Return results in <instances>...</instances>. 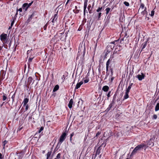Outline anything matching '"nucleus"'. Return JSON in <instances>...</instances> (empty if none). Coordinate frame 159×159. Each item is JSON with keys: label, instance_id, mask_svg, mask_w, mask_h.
I'll list each match as a JSON object with an SVG mask.
<instances>
[{"label": "nucleus", "instance_id": "nucleus-17", "mask_svg": "<svg viewBox=\"0 0 159 159\" xmlns=\"http://www.w3.org/2000/svg\"><path fill=\"white\" fill-rule=\"evenodd\" d=\"M73 103V100L72 99H71L70 100L69 103L68 105V107L70 109L72 107Z\"/></svg>", "mask_w": 159, "mask_h": 159}, {"label": "nucleus", "instance_id": "nucleus-48", "mask_svg": "<svg viewBox=\"0 0 159 159\" xmlns=\"http://www.w3.org/2000/svg\"><path fill=\"white\" fill-rule=\"evenodd\" d=\"M73 12L76 14L78 13L79 12V10H73Z\"/></svg>", "mask_w": 159, "mask_h": 159}, {"label": "nucleus", "instance_id": "nucleus-43", "mask_svg": "<svg viewBox=\"0 0 159 159\" xmlns=\"http://www.w3.org/2000/svg\"><path fill=\"white\" fill-rule=\"evenodd\" d=\"M155 11L154 10H152L151 11V14H150L151 16L152 17L154 16V14Z\"/></svg>", "mask_w": 159, "mask_h": 159}, {"label": "nucleus", "instance_id": "nucleus-38", "mask_svg": "<svg viewBox=\"0 0 159 159\" xmlns=\"http://www.w3.org/2000/svg\"><path fill=\"white\" fill-rule=\"evenodd\" d=\"M123 3L125 6L127 7H129V3L125 1Z\"/></svg>", "mask_w": 159, "mask_h": 159}, {"label": "nucleus", "instance_id": "nucleus-1", "mask_svg": "<svg viewBox=\"0 0 159 159\" xmlns=\"http://www.w3.org/2000/svg\"><path fill=\"white\" fill-rule=\"evenodd\" d=\"M148 147V146H147L144 143H142L141 144L138 145L135 147L133 151L130 154V156H132L134 155L137 152H139L141 150L143 149V148H145V149Z\"/></svg>", "mask_w": 159, "mask_h": 159}, {"label": "nucleus", "instance_id": "nucleus-12", "mask_svg": "<svg viewBox=\"0 0 159 159\" xmlns=\"http://www.w3.org/2000/svg\"><path fill=\"white\" fill-rule=\"evenodd\" d=\"M147 9L146 7H145L144 10L142 11L141 12V14L142 15L144 16V15H146V16H147L148 15V12L147 11Z\"/></svg>", "mask_w": 159, "mask_h": 159}, {"label": "nucleus", "instance_id": "nucleus-31", "mask_svg": "<svg viewBox=\"0 0 159 159\" xmlns=\"http://www.w3.org/2000/svg\"><path fill=\"white\" fill-rule=\"evenodd\" d=\"M111 91H110L108 92V93H107V100L109 99V98L111 96Z\"/></svg>", "mask_w": 159, "mask_h": 159}, {"label": "nucleus", "instance_id": "nucleus-52", "mask_svg": "<svg viewBox=\"0 0 159 159\" xmlns=\"http://www.w3.org/2000/svg\"><path fill=\"white\" fill-rule=\"evenodd\" d=\"M33 1H32L29 4L28 3V7L27 8H29L30 6L33 3Z\"/></svg>", "mask_w": 159, "mask_h": 159}, {"label": "nucleus", "instance_id": "nucleus-10", "mask_svg": "<svg viewBox=\"0 0 159 159\" xmlns=\"http://www.w3.org/2000/svg\"><path fill=\"white\" fill-rule=\"evenodd\" d=\"M148 42V40L144 42L142 44L141 46V49L140 52H141L143 50V49L145 48L146 47L147 44Z\"/></svg>", "mask_w": 159, "mask_h": 159}, {"label": "nucleus", "instance_id": "nucleus-63", "mask_svg": "<svg viewBox=\"0 0 159 159\" xmlns=\"http://www.w3.org/2000/svg\"><path fill=\"white\" fill-rule=\"evenodd\" d=\"M11 41H10L9 43V48H10L11 46Z\"/></svg>", "mask_w": 159, "mask_h": 159}, {"label": "nucleus", "instance_id": "nucleus-24", "mask_svg": "<svg viewBox=\"0 0 159 159\" xmlns=\"http://www.w3.org/2000/svg\"><path fill=\"white\" fill-rule=\"evenodd\" d=\"M16 18L15 17H12V19L11 20V27L13 25V24L15 22V20H16Z\"/></svg>", "mask_w": 159, "mask_h": 159}, {"label": "nucleus", "instance_id": "nucleus-20", "mask_svg": "<svg viewBox=\"0 0 159 159\" xmlns=\"http://www.w3.org/2000/svg\"><path fill=\"white\" fill-rule=\"evenodd\" d=\"M129 92H126L125 91V95L124 97V99L123 100H124L126 99H127L129 97Z\"/></svg>", "mask_w": 159, "mask_h": 159}, {"label": "nucleus", "instance_id": "nucleus-9", "mask_svg": "<svg viewBox=\"0 0 159 159\" xmlns=\"http://www.w3.org/2000/svg\"><path fill=\"white\" fill-rule=\"evenodd\" d=\"M34 12H33L31 15H29V17L26 21V22L27 23H29L31 21L33 17L34 16Z\"/></svg>", "mask_w": 159, "mask_h": 159}, {"label": "nucleus", "instance_id": "nucleus-16", "mask_svg": "<svg viewBox=\"0 0 159 159\" xmlns=\"http://www.w3.org/2000/svg\"><path fill=\"white\" fill-rule=\"evenodd\" d=\"M147 145L148 146H153L154 145V143L151 140V139H150L147 143Z\"/></svg>", "mask_w": 159, "mask_h": 159}, {"label": "nucleus", "instance_id": "nucleus-42", "mask_svg": "<svg viewBox=\"0 0 159 159\" xmlns=\"http://www.w3.org/2000/svg\"><path fill=\"white\" fill-rule=\"evenodd\" d=\"M44 128L42 126L40 128V129L38 130V132L39 133H40L42 131H43V130Z\"/></svg>", "mask_w": 159, "mask_h": 159}, {"label": "nucleus", "instance_id": "nucleus-7", "mask_svg": "<svg viewBox=\"0 0 159 159\" xmlns=\"http://www.w3.org/2000/svg\"><path fill=\"white\" fill-rule=\"evenodd\" d=\"M145 76V75L144 73H141V75L139 74L137 75V78H138L139 80L140 81L144 79Z\"/></svg>", "mask_w": 159, "mask_h": 159}, {"label": "nucleus", "instance_id": "nucleus-6", "mask_svg": "<svg viewBox=\"0 0 159 159\" xmlns=\"http://www.w3.org/2000/svg\"><path fill=\"white\" fill-rule=\"evenodd\" d=\"M66 135V133H63L60 136L59 141L61 143H62L64 140L65 139Z\"/></svg>", "mask_w": 159, "mask_h": 159}, {"label": "nucleus", "instance_id": "nucleus-19", "mask_svg": "<svg viewBox=\"0 0 159 159\" xmlns=\"http://www.w3.org/2000/svg\"><path fill=\"white\" fill-rule=\"evenodd\" d=\"M133 83H130L129 84V86H128L127 89H126L125 91L126 92H129L130 91V89H131V87L133 85Z\"/></svg>", "mask_w": 159, "mask_h": 159}, {"label": "nucleus", "instance_id": "nucleus-11", "mask_svg": "<svg viewBox=\"0 0 159 159\" xmlns=\"http://www.w3.org/2000/svg\"><path fill=\"white\" fill-rule=\"evenodd\" d=\"M125 35L123 38H121L120 40V42H121L122 41L124 40H126L127 39V38L129 37V35H128L127 33L125 32L124 33Z\"/></svg>", "mask_w": 159, "mask_h": 159}, {"label": "nucleus", "instance_id": "nucleus-37", "mask_svg": "<svg viewBox=\"0 0 159 159\" xmlns=\"http://www.w3.org/2000/svg\"><path fill=\"white\" fill-rule=\"evenodd\" d=\"M101 15H102V13L99 12L98 13V20H100V18L101 16Z\"/></svg>", "mask_w": 159, "mask_h": 159}, {"label": "nucleus", "instance_id": "nucleus-62", "mask_svg": "<svg viewBox=\"0 0 159 159\" xmlns=\"http://www.w3.org/2000/svg\"><path fill=\"white\" fill-rule=\"evenodd\" d=\"M86 10H84L83 13H84V17L85 16V15H86Z\"/></svg>", "mask_w": 159, "mask_h": 159}, {"label": "nucleus", "instance_id": "nucleus-41", "mask_svg": "<svg viewBox=\"0 0 159 159\" xmlns=\"http://www.w3.org/2000/svg\"><path fill=\"white\" fill-rule=\"evenodd\" d=\"M157 118V116L156 114H154L152 116V119L156 120Z\"/></svg>", "mask_w": 159, "mask_h": 159}, {"label": "nucleus", "instance_id": "nucleus-50", "mask_svg": "<svg viewBox=\"0 0 159 159\" xmlns=\"http://www.w3.org/2000/svg\"><path fill=\"white\" fill-rule=\"evenodd\" d=\"M48 26V23H47L43 26V29L44 30H46L47 29V27Z\"/></svg>", "mask_w": 159, "mask_h": 159}, {"label": "nucleus", "instance_id": "nucleus-18", "mask_svg": "<svg viewBox=\"0 0 159 159\" xmlns=\"http://www.w3.org/2000/svg\"><path fill=\"white\" fill-rule=\"evenodd\" d=\"M88 0H84V10H86V9L87 6V3Z\"/></svg>", "mask_w": 159, "mask_h": 159}, {"label": "nucleus", "instance_id": "nucleus-27", "mask_svg": "<svg viewBox=\"0 0 159 159\" xmlns=\"http://www.w3.org/2000/svg\"><path fill=\"white\" fill-rule=\"evenodd\" d=\"M119 41V39H117L116 40H115V41L111 42L110 43L115 46V45L117 44V42Z\"/></svg>", "mask_w": 159, "mask_h": 159}, {"label": "nucleus", "instance_id": "nucleus-51", "mask_svg": "<svg viewBox=\"0 0 159 159\" xmlns=\"http://www.w3.org/2000/svg\"><path fill=\"white\" fill-rule=\"evenodd\" d=\"M34 57H30L28 60V61L29 62H31L32 61V60L33 59Z\"/></svg>", "mask_w": 159, "mask_h": 159}, {"label": "nucleus", "instance_id": "nucleus-36", "mask_svg": "<svg viewBox=\"0 0 159 159\" xmlns=\"http://www.w3.org/2000/svg\"><path fill=\"white\" fill-rule=\"evenodd\" d=\"M61 155V154L60 153H58L56 156V157L54 159H59L60 158Z\"/></svg>", "mask_w": 159, "mask_h": 159}, {"label": "nucleus", "instance_id": "nucleus-54", "mask_svg": "<svg viewBox=\"0 0 159 159\" xmlns=\"http://www.w3.org/2000/svg\"><path fill=\"white\" fill-rule=\"evenodd\" d=\"M7 141L6 140H4L3 142V145L4 146L3 148H4V146L5 144L7 143Z\"/></svg>", "mask_w": 159, "mask_h": 159}, {"label": "nucleus", "instance_id": "nucleus-21", "mask_svg": "<svg viewBox=\"0 0 159 159\" xmlns=\"http://www.w3.org/2000/svg\"><path fill=\"white\" fill-rule=\"evenodd\" d=\"M113 104L114 103H112V102L108 106V107L106 111H109L111 108V107H112L113 106Z\"/></svg>", "mask_w": 159, "mask_h": 159}, {"label": "nucleus", "instance_id": "nucleus-55", "mask_svg": "<svg viewBox=\"0 0 159 159\" xmlns=\"http://www.w3.org/2000/svg\"><path fill=\"white\" fill-rule=\"evenodd\" d=\"M110 77H111V79H110V81L111 82H112L113 80L114 79V77H113V76H110Z\"/></svg>", "mask_w": 159, "mask_h": 159}, {"label": "nucleus", "instance_id": "nucleus-22", "mask_svg": "<svg viewBox=\"0 0 159 159\" xmlns=\"http://www.w3.org/2000/svg\"><path fill=\"white\" fill-rule=\"evenodd\" d=\"M59 89V86L58 85H56L54 87L52 92L53 93L54 92H55L58 90Z\"/></svg>", "mask_w": 159, "mask_h": 159}, {"label": "nucleus", "instance_id": "nucleus-14", "mask_svg": "<svg viewBox=\"0 0 159 159\" xmlns=\"http://www.w3.org/2000/svg\"><path fill=\"white\" fill-rule=\"evenodd\" d=\"M29 99L27 98H24V100L23 102L22 103L23 104V107H24L26 104H28L27 103L29 102Z\"/></svg>", "mask_w": 159, "mask_h": 159}, {"label": "nucleus", "instance_id": "nucleus-49", "mask_svg": "<svg viewBox=\"0 0 159 159\" xmlns=\"http://www.w3.org/2000/svg\"><path fill=\"white\" fill-rule=\"evenodd\" d=\"M74 133H72L70 135V140L71 141L72 140V136L74 135Z\"/></svg>", "mask_w": 159, "mask_h": 159}, {"label": "nucleus", "instance_id": "nucleus-57", "mask_svg": "<svg viewBox=\"0 0 159 159\" xmlns=\"http://www.w3.org/2000/svg\"><path fill=\"white\" fill-rule=\"evenodd\" d=\"M89 79H86V80H84V83H87L88 82H89Z\"/></svg>", "mask_w": 159, "mask_h": 159}, {"label": "nucleus", "instance_id": "nucleus-28", "mask_svg": "<svg viewBox=\"0 0 159 159\" xmlns=\"http://www.w3.org/2000/svg\"><path fill=\"white\" fill-rule=\"evenodd\" d=\"M16 92H15L11 97V98L12 99V103L14 102H15V96H16Z\"/></svg>", "mask_w": 159, "mask_h": 159}, {"label": "nucleus", "instance_id": "nucleus-53", "mask_svg": "<svg viewBox=\"0 0 159 159\" xmlns=\"http://www.w3.org/2000/svg\"><path fill=\"white\" fill-rule=\"evenodd\" d=\"M23 128V127H20L17 129V132L20 131Z\"/></svg>", "mask_w": 159, "mask_h": 159}, {"label": "nucleus", "instance_id": "nucleus-33", "mask_svg": "<svg viewBox=\"0 0 159 159\" xmlns=\"http://www.w3.org/2000/svg\"><path fill=\"white\" fill-rule=\"evenodd\" d=\"M61 143H61L60 142L58 141L56 146V148L58 149L59 148L60 145Z\"/></svg>", "mask_w": 159, "mask_h": 159}, {"label": "nucleus", "instance_id": "nucleus-44", "mask_svg": "<svg viewBox=\"0 0 159 159\" xmlns=\"http://www.w3.org/2000/svg\"><path fill=\"white\" fill-rule=\"evenodd\" d=\"M25 111H26L28 109L29 106L28 105V104H26L25 106Z\"/></svg>", "mask_w": 159, "mask_h": 159}, {"label": "nucleus", "instance_id": "nucleus-8", "mask_svg": "<svg viewBox=\"0 0 159 159\" xmlns=\"http://www.w3.org/2000/svg\"><path fill=\"white\" fill-rule=\"evenodd\" d=\"M34 81V80H33V79L31 76H30L28 79L27 83L29 84H30L31 83H32L31 84H32Z\"/></svg>", "mask_w": 159, "mask_h": 159}, {"label": "nucleus", "instance_id": "nucleus-3", "mask_svg": "<svg viewBox=\"0 0 159 159\" xmlns=\"http://www.w3.org/2000/svg\"><path fill=\"white\" fill-rule=\"evenodd\" d=\"M116 53L119 54V53L117 52V51L116 50V49L115 48V50L114 51L113 54L112 55H111L110 58L107 60L106 62V69H108L109 66L111 63V61L112 59L115 56H116Z\"/></svg>", "mask_w": 159, "mask_h": 159}, {"label": "nucleus", "instance_id": "nucleus-40", "mask_svg": "<svg viewBox=\"0 0 159 159\" xmlns=\"http://www.w3.org/2000/svg\"><path fill=\"white\" fill-rule=\"evenodd\" d=\"M103 7H99L98 8L97 10L96 11L97 12H99L100 11H101Z\"/></svg>", "mask_w": 159, "mask_h": 159}, {"label": "nucleus", "instance_id": "nucleus-56", "mask_svg": "<svg viewBox=\"0 0 159 159\" xmlns=\"http://www.w3.org/2000/svg\"><path fill=\"white\" fill-rule=\"evenodd\" d=\"M106 144V143L105 142H104L101 145V147L102 146H103L104 147H105Z\"/></svg>", "mask_w": 159, "mask_h": 159}, {"label": "nucleus", "instance_id": "nucleus-30", "mask_svg": "<svg viewBox=\"0 0 159 159\" xmlns=\"http://www.w3.org/2000/svg\"><path fill=\"white\" fill-rule=\"evenodd\" d=\"M110 10L111 9L109 7H107L105 11H106V14L107 15L108 14V13L110 11Z\"/></svg>", "mask_w": 159, "mask_h": 159}, {"label": "nucleus", "instance_id": "nucleus-5", "mask_svg": "<svg viewBox=\"0 0 159 159\" xmlns=\"http://www.w3.org/2000/svg\"><path fill=\"white\" fill-rule=\"evenodd\" d=\"M57 14H55L53 17L52 18V25H55V24L57 23Z\"/></svg>", "mask_w": 159, "mask_h": 159}, {"label": "nucleus", "instance_id": "nucleus-61", "mask_svg": "<svg viewBox=\"0 0 159 159\" xmlns=\"http://www.w3.org/2000/svg\"><path fill=\"white\" fill-rule=\"evenodd\" d=\"M91 5L90 4H89V5L88 7V10H89L90 9V8H91Z\"/></svg>", "mask_w": 159, "mask_h": 159}, {"label": "nucleus", "instance_id": "nucleus-64", "mask_svg": "<svg viewBox=\"0 0 159 159\" xmlns=\"http://www.w3.org/2000/svg\"><path fill=\"white\" fill-rule=\"evenodd\" d=\"M19 11L20 12L22 11V8H20L19 9H18V11Z\"/></svg>", "mask_w": 159, "mask_h": 159}, {"label": "nucleus", "instance_id": "nucleus-29", "mask_svg": "<svg viewBox=\"0 0 159 159\" xmlns=\"http://www.w3.org/2000/svg\"><path fill=\"white\" fill-rule=\"evenodd\" d=\"M2 100L3 101H5L7 98L6 94L5 93H3V95L2 96Z\"/></svg>", "mask_w": 159, "mask_h": 159}, {"label": "nucleus", "instance_id": "nucleus-26", "mask_svg": "<svg viewBox=\"0 0 159 159\" xmlns=\"http://www.w3.org/2000/svg\"><path fill=\"white\" fill-rule=\"evenodd\" d=\"M155 111H157L159 110V103H157L155 107Z\"/></svg>", "mask_w": 159, "mask_h": 159}, {"label": "nucleus", "instance_id": "nucleus-34", "mask_svg": "<svg viewBox=\"0 0 159 159\" xmlns=\"http://www.w3.org/2000/svg\"><path fill=\"white\" fill-rule=\"evenodd\" d=\"M80 86H81V85H80V84H79V83H78L76 84V87L75 88V90H76V89H79V88H80Z\"/></svg>", "mask_w": 159, "mask_h": 159}, {"label": "nucleus", "instance_id": "nucleus-2", "mask_svg": "<svg viewBox=\"0 0 159 159\" xmlns=\"http://www.w3.org/2000/svg\"><path fill=\"white\" fill-rule=\"evenodd\" d=\"M0 39L4 44H8L9 42L7 34L4 33H2L0 35Z\"/></svg>", "mask_w": 159, "mask_h": 159}, {"label": "nucleus", "instance_id": "nucleus-47", "mask_svg": "<svg viewBox=\"0 0 159 159\" xmlns=\"http://www.w3.org/2000/svg\"><path fill=\"white\" fill-rule=\"evenodd\" d=\"M66 77L64 75H63L61 77V79L63 80L62 82H64L65 79Z\"/></svg>", "mask_w": 159, "mask_h": 159}, {"label": "nucleus", "instance_id": "nucleus-4", "mask_svg": "<svg viewBox=\"0 0 159 159\" xmlns=\"http://www.w3.org/2000/svg\"><path fill=\"white\" fill-rule=\"evenodd\" d=\"M115 46L114 44H111V43H110L107 46L106 48V50L107 52L109 53L111 51L113 50Z\"/></svg>", "mask_w": 159, "mask_h": 159}, {"label": "nucleus", "instance_id": "nucleus-60", "mask_svg": "<svg viewBox=\"0 0 159 159\" xmlns=\"http://www.w3.org/2000/svg\"><path fill=\"white\" fill-rule=\"evenodd\" d=\"M3 45H4L3 46L5 48L7 49V44H3Z\"/></svg>", "mask_w": 159, "mask_h": 159}, {"label": "nucleus", "instance_id": "nucleus-25", "mask_svg": "<svg viewBox=\"0 0 159 159\" xmlns=\"http://www.w3.org/2000/svg\"><path fill=\"white\" fill-rule=\"evenodd\" d=\"M28 3H24L23 4V5H22V7L24 9V8L26 7V8L25 9V11H26L27 9L29 8H27V7H28Z\"/></svg>", "mask_w": 159, "mask_h": 159}, {"label": "nucleus", "instance_id": "nucleus-58", "mask_svg": "<svg viewBox=\"0 0 159 159\" xmlns=\"http://www.w3.org/2000/svg\"><path fill=\"white\" fill-rule=\"evenodd\" d=\"M32 50V49H31L30 50H28L27 51V54L28 55L30 54V52Z\"/></svg>", "mask_w": 159, "mask_h": 159}, {"label": "nucleus", "instance_id": "nucleus-15", "mask_svg": "<svg viewBox=\"0 0 159 159\" xmlns=\"http://www.w3.org/2000/svg\"><path fill=\"white\" fill-rule=\"evenodd\" d=\"M109 89V87L107 85H105L102 88V90L104 92H107Z\"/></svg>", "mask_w": 159, "mask_h": 159}, {"label": "nucleus", "instance_id": "nucleus-45", "mask_svg": "<svg viewBox=\"0 0 159 159\" xmlns=\"http://www.w3.org/2000/svg\"><path fill=\"white\" fill-rule=\"evenodd\" d=\"M52 153V152L51 151H49L48 152L47 154V156L48 157H50L51 156Z\"/></svg>", "mask_w": 159, "mask_h": 159}, {"label": "nucleus", "instance_id": "nucleus-59", "mask_svg": "<svg viewBox=\"0 0 159 159\" xmlns=\"http://www.w3.org/2000/svg\"><path fill=\"white\" fill-rule=\"evenodd\" d=\"M18 9L17 8V9H16V13L14 16V17H15L16 18V17H17V16L18 14Z\"/></svg>", "mask_w": 159, "mask_h": 159}, {"label": "nucleus", "instance_id": "nucleus-32", "mask_svg": "<svg viewBox=\"0 0 159 159\" xmlns=\"http://www.w3.org/2000/svg\"><path fill=\"white\" fill-rule=\"evenodd\" d=\"M145 6L144 4L143 3H141L140 5V9H143L144 8H145Z\"/></svg>", "mask_w": 159, "mask_h": 159}, {"label": "nucleus", "instance_id": "nucleus-39", "mask_svg": "<svg viewBox=\"0 0 159 159\" xmlns=\"http://www.w3.org/2000/svg\"><path fill=\"white\" fill-rule=\"evenodd\" d=\"M111 72V75L110 76H112L113 75V71L112 68H110V69Z\"/></svg>", "mask_w": 159, "mask_h": 159}, {"label": "nucleus", "instance_id": "nucleus-46", "mask_svg": "<svg viewBox=\"0 0 159 159\" xmlns=\"http://www.w3.org/2000/svg\"><path fill=\"white\" fill-rule=\"evenodd\" d=\"M101 134V132L100 131H98L96 134V135L95 136V137H94V138L95 137H97L98 136H99V135H100Z\"/></svg>", "mask_w": 159, "mask_h": 159}, {"label": "nucleus", "instance_id": "nucleus-23", "mask_svg": "<svg viewBox=\"0 0 159 159\" xmlns=\"http://www.w3.org/2000/svg\"><path fill=\"white\" fill-rule=\"evenodd\" d=\"M106 76H105V77L104 79V80H105L107 78L108 76L109 75V73H110L109 71V70H108V69H106Z\"/></svg>", "mask_w": 159, "mask_h": 159}, {"label": "nucleus", "instance_id": "nucleus-35", "mask_svg": "<svg viewBox=\"0 0 159 159\" xmlns=\"http://www.w3.org/2000/svg\"><path fill=\"white\" fill-rule=\"evenodd\" d=\"M116 94H115L113 96L112 100L111 102H112V103H114V102H115V100L116 99Z\"/></svg>", "mask_w": 159, "mask_h": 159}, {"label": "nucleus", "instance_id": "nucleus-13", "mask_svg": "<svg viewBox=\"0 0 159 159\" xmlns=\"http://www.w3.org/2000/svg\"><path fill=\"white\" fill-rule=\"evenodd\" d=\"M102 148H101V146H99L98 148L97 149L96 153L95 154V157H96L97 155H99L101 153V150Z\"/></svg>", "mask_w": 159, "mask_h": 159}]
</instances>
